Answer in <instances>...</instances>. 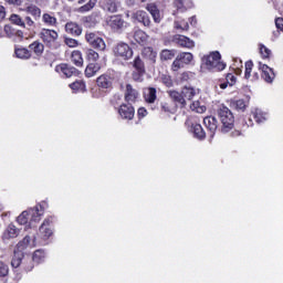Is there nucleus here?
I'll return each instance as SVG.
<instances>
[{"label": "nucleus", "instance_id": "nucleus-51", "mask_svg": "<svg viewBox=\"0 0 283 283\" xmlns=\"http://www.w3.org/2000/svg\"><path fill=\"white\" fill-rule=\"evenodd\" d=\"M161 83L166 85V87H174V80L169 75L161 76Z\"/></svg>", "mask_w": 283, "mask_h": 283}, {"label": "nucleus", "instance_id": "nucleus-24", "mask_svg": "<svg viewBox=\"0 0 283 283\" xmlns=\"http://www.w3.org/2000/svg\"><path fill=\"white\" fill-rule=\"evenodd\" d=\"M148 39H149V35H147V33H145V31L143 30H137L134 33V40L136 41V43H139V45H145Z\"/></svg>", "mask_w": 283, "mask_h": 283}, {"label": "nucleus", "instance_id": "nucleus-52", "mask_svg": "<svg viewBox=\"0 0 283 283\" xmlns=\"http://www.w3.org/2000/svg\"><path fill=\"white\" fill-rule=\"evenodd\" d=\"M253 70V62L252 61H248L245 62V78H251V72Z\"/></svg>", "mask_w": 283, "mask_h": 283}, {"label": "nucleus", "instance_id": "nucleus-40", "mask_svg": "<svg viewBox=\"0 0 283 283\" xmlns=\"http://www.w3.org/2000/svg\"><path fill=\"white\" fill-rule=\"evenodd\" d=\"M28 247H30V235H25L23 240L17 244V249L20 253H22L21 251H24V249H28Z\"/></svg>", "mask_w": 283, "mask_h": 283}, {"label": "nucleus", "instance_id": "nucleus-36", "mask_svg": "<svg viewBox=\"0 0 283 283\" xmlns=\"http://www.w3.org/2000/svg\"><path fill=\"white\" fill-rule=\"evenodd\" d=\"M190 109L197 114H205V112H207V107L205 105H200L199 101L193 102L190 105Z\"/></svg>", "mask_w": 283, "mask_h": 283}, {"label": "nucleus", "instance_id": "nucleus-1", "mask_svg": "<svg viewBox=\"0 0 283 283\" xmlns=\"http://www.w3.org/2000/svg\"><path fill=\"white\" fill-rule=\"evenodd\" d=\"M220 59V52H212L209 55H205L201 60V67L212 72H222L227 67V64L222 63Z\"/></svg>", "mask_w": 283, "mask_h": 283}, {"label": "nucleus", "instance_id": "nucleus-22", "mask_svg": "<svg viewBox=\"0 0 283 283\" xmlns=\"http://www.w3.org/2000/svg\"><path fill=\"white\" fill-rule=\"evenodd\" d=\"M42 22L44 23V25H49V28H56V25L59 24L56 17L52 15L51 13H43Z\"/></svg>", "mask_w": 283, "mask_h": 283}, {"label": "nucleus", "instance_id": "nucleus-3", "mask_svg": "<svg viewBox=\"0 0 283 283\" xmlns=\"http://www.w3.org/2000/svg\"><path fill=\"white\" fill-rule=\"evenodd\" d=\"M39 36L46 48H56L55 43L59 41V33L55 30L42 29Z\"/></svg>", "mask_w": 283, "mask_h": 283}, {"label": "nucleus", "instance_id": "nucleus-27", "mask_svg": "<svg viewBox=\"0 0 283 283\" xmlns=\"http://www.w3.org/2000/svg\"><path fill=\"white\" fill-rule=\"evenodd\" d=\"M71 61L76 65V67H83V54H81V51H73Z\"/></svg>", "mask_w": 283, "mask_h": 283}, {"label": "nucleus", "instance_id": "nucleus-30", "mask_svg": "<svg viewBox=\"0 0 283 283\" xmlns=\"http://www.w3.org/2000/svg\"><path fill=\"white\" fill-rule=\"evenodd\" d=\"M98 70H101V66L98 64L91 63L85 69V76H87V78H92V76H94V74H96Z\"/></svg>", "mask_w": 283, "mask_h": 283}, {"label": "nucleus", "instance_id": "nucleus-63", "mask_svg": "<svg viewBox=\"0 0 283 283\" xmlns=\"http://www.w3.org/2000/svg\"><path fill=\"white\" fill-rule=\"evenodd\" d=\"M180 81H189V72L181 73Z\"/></svg>", "mask_w": 283, "mask_h": 283}, {"label": "nucleus", "instance_id": "nucleus-59", "mask_svg": "<svg viewBox=\"0 0 283 283\" xmlns=\"http://www.w3.org/2000/svg\"><path fill=\"white\" fill-rule=\"evenodd\" d=\"M7 2L10 6H21V3H23V0H7Z\"/></svg>", "mask_w": 283, "mask_h": 283}, {"label": "nucleus", "instance_id": "nucleus-6", "mask_svg": "<svg viewBox=\"0 0 283 283\" xmlns=\"http://www.w3.org/2000/svg\"><path fill=\"white\" fill-rule=\"evenodd\" d=\"M20 233H21V229L10 223L2 233V241L4 242V244H8L10 240H14L15 238H19Z\"/></svg>", "mask_w": 283, "mask_h": 283}, {"label": "nucleus", "instance_id": "nucleus-21", "mask_svg": "<svg viewBox=\"0 0 283 283\" xmlns=\"http://www.w3.org/2000/svg\"><path fill=\"white\" fill-rule=\"evenodd\" d=\"M24 11L27 14H31L35 21H39L41 19V8L36 7V4H30L28 6Z\"/></svg>", "mask_w": 283, "mask_h": 283}, {"label": "nucleus", "instance_id": "nucleus-19", "mask_svg": "<svg viewBox=\"0 0 283 283\" xmlns=\"http://www.w3.org/2000/svg\"><path fill=\"white\" fill-rule=\"evenodd\" d=\"M168 94L171 101L178 103L179 105H181V107H185V105H187V101H185V96L182 95V93H179L178 91H169Z\"/></svg>", "mask_w": 283, "mask_h": 283}, {"label": "nucleus", "instance_id": "nucleus-2", "mask_svg": "<svg viewBox=\"0 0 283 283\" xmlns=\"http://www.w3.org/2000/svg\"><path fill=\"white\" fill-rule=\"evenodd\" d=\"M218 114L223 125L221 132L223 134L231 132V129H233V123H235V118L233 117V113L231 112V109H229V107L227 106H221L218 111Z\"/></svg>", "mask_w": 283, "mask_h": 283}, {"label": "nucleus", "instance_id": "nucleus-33", "mask_svg": "<svg viewBox=\"0 0 283 283\" xmlns=\"http://www.w3.org/2000/svg\"><path fill=\"white\" fill-rule=\"evenodd\" d=\"M177 56L181 60L184 65H189V63L193 61V54L189 52L179 53Z\"/></svg>", "mask_w": 283, "mask_h": 283}, {"label": "nucleus", "instance_id": "nucleus-10", "mask_svg": "<svg viewBox=\"0 0 283 283\" xmlns=\"http://www.w3.org/2000/svg\"><path fill=\"white\" fill-rule=\"evenodd\" d=\"M96 83L99 90H112L114 85V77L108 74H103L97 77Z\"/></svg>", "mask_w": 283, "mask_h": 283}, {"label": "nucleus", "instance_id": "nucleus-37", "mask_svg": "<svg viewBox=\"0 0 283 283\" xmlns=\"http://www.w3.org/2000/svg\"><path fill=\"white\" fill-rule=\"evenodd\" d=\"M175 8L177 10H181V12H185L187 8H191V2H187V0H175Z\"/></svg>", "mask_w": 283, "mask_h": 283}, {"label": "nucleus", "instance_id": "nucleus-60", "mask_svg": "<svg viewBox=\"0 0 283 283\" xmlns=\"http://www.w3.org/2000/svg\"><path fill=\"white\" fill-rule=\"evenodd\" d=\"M6 19V7L0 4V21H3Z\"/></svg>", "mask_w": 283, "mask_h": 283}, {"label": "nucleus", "instance_id": "nucleus-62", "mask_svg": "<svg viewBox=\"0 0 283 283\" xmlns=\"http://www.w3.org/2000/svg\"><path fill=\"white\" fill-rule=\"evenodd\" d=\"M137 114H138V116H142V118H145V116H147V109L139 108Z\"/></svg>", "mask_w": 283, "mask_h": 283}, {"label": "nucleus", "instance_id": "nucleus-35", "mask_svg": "<svg viewBox=\"0 0 283 283\" xmlns=\"http://www.w3.org/2000/svg\"><path fill=\"white\" fill-rule=\"evenodd\" d=\"M253 118L256 123H264L266 120V114L260 111L259 108L252 112Z\"/></svg>", "mask_w": 283, "mask_h": 283}, {"label": "nucleus", "instance_id": "nucleus-64", "mask_svg": "<svg viewBox=\"0 0 283 283\" xmlns=\"http://www.w3.org/2000/svg\"><path fill=\"white\" fill-rule=\"evenodd\" d=\"M189 21H190V25H196V23H198V21L196 20V17H191Z\"/></svg>", "mask_w": 283, "mask_h": 283}, {"label": "nucleus", "instance_id": "nucleus-11", "mask_svg": "<svg viewBox=\"0 0 283 283\" xmlns=\"http://www.w3.org/2000/svg\"><path fill=\"white\" fill-rule=\"evenodd\" d=\"M133 21H138V23H143L146 28L151 25V20L149 19V14L147 12L139 10L132 14Z\"/></svg>", "mask_w": 283, "mask_h": 283}, {"label": "nucleus", "instance_id": "nucleus-8", "mask_svg": "<svg viewBox=\"0 0 283 283\" xmlns=\"http://www.w3.org/2000/svg\"><path fill=\"white\" fill-rule=\"evenodd\" d=\"M99 6L104 12H108L109 14H114L118 12L120 8V1L118 0H101Z\"/></svg>", "mask_w": 283, "mask_h": 283}, {"label": "nucleus", "instance_id": "nucleus-13", "mask_svg": "<svg viewBox=\"0 0 283 283\" xmlns=\"http://www.w3.org/2000/svg\"><path fill=\"white\" fill-rule=\"evenodd\" d=\"M118 114L122 118L126 120H132L135 114L134 106L129 104H122L118 109Z\"/></svg>", "mask_w": 283, "mask_h": 283}, {"label": "nucleus", "instance_id": "nucleus-45", "mask_svg": "<svg viewBox=\"0 0 283 283\" xmlns=\"http://www.w3.org/2000/svg\"><path fill=\"white\" fill-rule=\"evenodd\" d=\"M44 258H45V253H43V251H41V250H38L33 253L32 260L36 264H41V262H43Z\"/></svg>", "mask_w": 283, "mask_h": 283}, {"label": "nucleus", "instance_id": "nucleus-29", "mask_svg": "<svg viewBox=\"0 0 283 283\" xmlns=\"http://www.w3.org/2000/svg\"><path fill=\"white\" fill-rule=\"evenodd\" d=\"M29 50H31L32 52H34V54L39 56L43 54V50H45V46L43 45V43L35 41L29 45Z\"/></svg>", "mask_w": 283, "mask_h": 283}, {"label": "nucleus", "instance_id": "nucleus-34", "mask_svg": "<svg viewBox=\"0 0 283 283\" xmlns=\"http://www.w3.org/2000/svg\"><path fill=\"white\" fill-rule=\"evenodd\" d=\"M176 56V50H163L160 53L161 61H171Z\"/></svg>", "mask_w": 283, "mask_h": 283}, {"label": "nucleus", "instance_id": "nucleus-31", "mask_svg": "<svg viewBox=\"0 0 283 283\" xmlns=\"http://www.w3.org/2000/svg\"><path fill=\"white\" fill-rule=\"evenodd\" d=\"M60 70L62 72V74H64V76H66V78H71V76H74V74H76V69H74L72 66H67V64H62L60 66Z\"/></svg>", "mask_w": 283, "mask_h": 283}, {"label": "nucleus", "instance_id": "nucleus-14", "mask_svg": "<svg viewBox=\"0 0 283 283\" xmlns=\"http://www.w3.org/2000/svg\"><path fill=\"white\" fill-rule=\"evenodd\" d=\"M172 41L174 43H177V45H180V48L191 49L196 45L191 39L180 34L175 35L172 38Z\"/></svg>", "mask_w": 283, "mask_h": 283}, {"label": "nucleus", "instance_id": "nucleus-28", "mask_svg": "<svg viewBox=\"0 0 283 283\" xmlns=\"http://www.w3.org/2000/svg\"><path fill=\"white\" fill-rule=\"evenodd\" d=\"M23 260V252L21 251H14L12 261H11V266L13 269H19L21 266V262Z\"/></svg>", "mask_w": 283, "mask_h": 283}, {"label": "nucleus", "instance_id": "nucleus-38", "mask_svg": "<svg viewBox=\"0 0 283 283\" xmlns=\"http://www.w3.org/2000/svg\"><path fill=\"white\" fill-rule=\"evenodd\" d=\"M10 21L14 25H19L20 28H25V21H23V19L19 14H11Z\"/></svg>", "mask_w": 283, "mask_h": 283}, {"label": "nucleus", "instance_id": "nucleus-12", "mask_svg": "<svg viewBox=\"0 0 283 283\" xmlns=\"http://www.w3.org/2000/svg\"><path fill=\"white\" fill-rule=\"evenodd\" d=\"M203 125L207 127L208 132H210V138L216 136V132L218 130V119L213 116H208L203 118Z\"/></svg>", "mask_w": 283, "mask_h": 283}, {"label": "nucleus", "instance_id": "nucleus-61", "mask_svg": "<svg viewBox=\"0 0 283 283\" xmlns=\"http://www.w3.org/2000/svg\"><path fill=\"white\" fill-rule=\"evenodd\" d=\"M160 107L163 112H170L169 104H167L166 102H161Z\"/></svg>", "mask_w": 283, "mask_h": 283}, {"label": "nucleus", "instance_id": "nucleus-50", "mask_svg": "<svg viewBox=\"0 0 283 283\" xmlns=\"http://www.w3.org/2000/svg\"><path fill=\"white\" fill-rule=\"evenodd\" d=\"M233 106L235 107V109L244 112V109H247V102H244V99H238L233 102Z\"/></svg>", "mask_w": 283, "mask_h": 283}, {"label": "nucleus", "instance_id": "nucleus-53", "mask_svg": "<svg viewBox=\"0 0 283 283\" xmlns=\"http://www.w3.org/2000/svg\"><path fill=\"white\" fill-rule=\"evenodd\" d=\"M24 25H25V28H28V30H32V28H34V25H36V23L34 22V20H32V18L30 15H27L24 18Z\"/></svg>", "mask_w": 283, "mask_h": 283}, {"label": "nucleus", "instance_id": "nucleus-44", "mask_svg": "<svg viewBox=\"0 0 283 283\" xmlns=\"http://www.w3.org/2000/svg\"><path fill=\"white\" fill-rule=\"evenodd\" d=\"M98 0H90L86 4L80 8V12H90V10H94Z\"/></svg>", "mask_w": 283, "mask_h": 283}, {"label": "nucleus", "instance_id": "nucleus-23", "mask_svg": "<svg viewBox=\"0 0 283 283\" xmlns=\"http://www.w3.org/2000/svg\"><path fill=\"white\" fill-rule=\"evenodd\" d=\"M146 10L151 14L155 23H160V11L158 10V7H156V4H147Z\"/></svg>", "mask_w": 283, "mask_h": 283}, {"label": "nucleus", "instance_id": "nucleus-32", "mask_svg": "<svg viewBox=\"0 0 283 283\" xmlns=\"http://www.w3.org/2000/svg\"><path fill=\"white\" fill-rule=\"evenodd\" d=\"M181 94L185 98V101H191V98H193V96H196V90L193 87H184L181 90Z\"/></svg>", "mask_w": 283, "mask_h": 283}, {"label": "nucleus", "instance_id": "nucleus-55", "mask_svg": "<svg viewBox=\"0 0 283 283\" xmlns=\"http://www.w3.org/2000/svg\"><path fill=\"white\" fill-rule=\"evenodd\" d=\"M175 28H177V30H184L187 31L189 30V22H175Z\"/></svg>", "mask_w": 283, "mask_h": 283}, {"label": "nucleus", "instance_id": "nucleus-56", "mask_svg": "<svg viewBox=\"0 0 283 283\" xmlns=\"http://www.w3.org/2000/svg\"><path fill=\"white\" fill-rule=\"evenodd\" d=\"M65 45H67L69 48H76V46H78V41H76L75 39H72V38H66Z\"/></svg>", "mask_w": 283, "mask_h": 283}, {"label": "nucleus", "instance_id": "nucleus-7", "mask_svg": "<svg viewBox=\"0 0 283 283\" xmlns=\"http://www.w3.org/2000/svg\"><path fill=\"white\" fill-rule=\"evenodd\" d=\"M116 56H120L125 61L128 59H132L134 56V51H132V48H129V44L127 43H119L115 46L114 50Z\"/></svg>", "mask_w": 283, "mask_h": 283}, {"label": "nucleus", "instance_id": "nucleus-48", "mask_svg": "<svg viewBox=\"0 0 283 283\" xmlns=\"http://www.w3.org/2000/svg\"><path fill=\"white\" fill-rule=\"evenodd\" d=\"M30 217V212L28 210L23 211L19 217H18V222L19 224H28V220Z\"/></svg>", "mask_w": 283, "mask_h": 283}, {"label": "nucleus", "instance_id": "nucleus-57", "mask_svg": "<svg viewBox=\"0 0 283 283\" xmlns=\"http://www.w3.org/2000/svg\"><path fill=\"white\" fill-rule=\"evenodd\" d=\"M226 81L229 83L230 86L235 84V75L228 73Z\"/></svg>", "mask_w": 283, "mask_h": 283}, {"label": "nucleus", "instance_id": "nucleus-58", "mask_svg": "<svg viewBox=\"0 0 283 283\" xmlns=\"http://www.w3.org/2000/svg\"><path fill=\"white\" fill-rule=\"evenodd\" d=\"M275 25H276L277 30H281L283 32V18H276Z\"/></svg>", "mask_w": 283, "mask_h": 283}, {"label": "nucleus", "instance_id": "nucleus-43", "mask_svg": "<svg viewBox=\"0 0 283 283\" xmlns=\"http://www.w3.org/2000/svg\"><path fill=\"white\" fill-rule=\"evenodd\" d=\"M186 64H184L182 60L180 57H176L171 64L172 72H178L179 70H182Z\"/></svg>", "mask_w": 283, "mask_h": 283}, {"label": "nucleus", "instance_id": "nucleus-16", "mask_svg": "<svg viewBox=\"0 0 283 283\" xmlns=\"http://www.w3.org/2000/svg\"><path fill=\"white\" fill-rule=\"evenodd\" d=\"M259 67L262 71V78L265 81V83H273V78H275V73H273V69L262 63H260Z\"/></svg>", "mask_w": 283, "mask_h": 283}, {"label": "nucleus", "instance_id": "nucleus-49", "mask_svg": "<svg viewBox=\"0 0 283 283\" xmlns=\"http://www.w3.org/2000/svg\"><path fill=\"white\" fill-rule=\"evenodd\" d=\"M8 273H10V268L3 261H0V277H6Z\"/></svg>", "mask_w": 283, "mask_h": 283}, {"label": "nucleus", "instance_id": "nucleus-41", "mask_svg": "<svg viewBox=\"0 0 283 283\" xmlns=\"http://www.w3.org/2000/svg\"><path fill=\"white\" fill-rule=\"evenodd\" d=\"M86 59H87V61L96 63V61L99 59L98 52L94 51L93 49H87L86 50Z\"/></svg>", "mask_w": 283, "mask_h": 283}, {"label": "nucleus", "instance_id": "nucleus-46", "mask_svg": "<svg viewBox=\"0 0 283 283\" xmlns=\"http://www.w3.org/2000/svg\"><path fill=\"white\" fill-rule=\"evenodd\" d=\"M71 90H73L74 92H78L85 90V82L83 81H75L72 84H70Z\"/></svg>", "mask_w": 283, "mask_h": 283}, {"label": "nucleus", "instance_id": "nucleus-39", "mask_svg": "<svg viewBox=\"0 0 283 283\" xmlns=\"http://www.w3.org/2000/svg\"><path fill=\"white\" fill-rule=\"evenodd\" d=\"M133 67L137 71L145 72V62H143V59L140 56H136L133 61Z\"/></svg>", "mask_w": 283, "mask_h": 283}, {"label": "nucleus", "instance_id": "nucleus-18", "mask_svg": "<svg viewBox=\"0 0 283 283\" xmlns=\"http://www.w3.org/2000/svg\"><path fill=\"white\" fill-rule=\"evenodd\" d=\"M50 219H45L43 223L40 227V235L43 238V240H48L50 235H52V230L48 227H50Z\"/></svg>", "mask_w": 283, "mask_h": 283}, {"label": "nucleus", "instance_id": "nucleus-42", "mask_svg": "<svg viewBox=\"0 0 283 283\" xmlns=\"http://www.w3.org/2000/svg\"><path fill=\"white\" fill-rule=\"evenodd\" d=\"M15 56L18 59H30V56H32V53H30L28 49H17Z\"/></svg>", "mask_w": 283, "mask_h": 283}, {"label": "nucleus", "instance_id": "nucleus-25", "mask_svg": "<svg viewBox=\"0 0 283 283\" xmlns=\"http://www.w3.org/2000/svg\"><path fill=\"white\" fill-rule=\"evenodd\" d=\"M192 134L198 140H205V138H207V133H205V129L200 124H195L192 126Z\"/></svg>", "mask_w": 283, "mask_h": 283}, {"label": "nucleus", "instance_id": "nucleus-9", "mask_svg": "<svg viewBox=\"0 0 283 283\" xmlns=\"http://www.w3.org/2000/svg\"><path fill=\"white\" fill-rule=\"evenodd\" d=\"M124 98L126 103H136L138 98H140V93L138 90L134 88L132 84H126V88L124 91Z\"/></svg>", "mask_w": 283, "mask_h": 283}, {"label": "nucleus", "instance_id": "nucleus-20", "mask_svg": "<svg viewBox=\"0 0 283 283\" xmlns=\"http://www.w3.org/2000/svg\"><path fill=\"white\" fill-rule=\"evenodd\" d=\"M29 216H31V222H39L41 216H43V207L36 206L33 209H29Z\"/></svg>", "mask_w": 283, "mask_h": 283}, {"label": "nucleus", "instance_id": "nucleus-5", "mask_svg": "<svg viewBox=\"0 0 283 283\" xmlns=\"http://www.w3.org/2000/svg\"><path fill=\"white\" fill-rule=\"evenodd\" d=\"M85 39L87 43H90V45H92V48H94L95 50H99L101 52H103V50H105L106 48L105 40L96 35V33L87 32L85 34Z\"/></svg>", "mask_w": 283, "mask_h": 283}, {"label": "nucleus", "instance_id": "nucleus-4", "mask_svg": "<svg viewBox=\"0 0 283 283\" xmlns=\"http://www.w3.org/2000/svg\"><path fill=\"white\" fill-rule=\"evenodd\" d=\"M106 24L108 28H111V30H113V32H120L127 28V22H125L120 15H111L107 18Z\"/></svg>", "mask_w": 283, "mask_h": 283}, {"label": "nucleus", "instance_id": "nucleus-47", "mask_svg": "<svg viewBox=\"0 0 283 283\" xmlns=\"http://www.w3.org/2000/svg\"><path fill=\"white\" fill-rule=\"evenodd\" d=\"M132 76H133V81H135L136 83H143V76H145V71L135 70Z\"/></svg>", "mask_w": 283, "mask_h": 283}, {"label": "nucleus", "instance_id": "nucleus-54", "mask_svg": "<svg viewBox=\"0 0 283 283\" xmlns=\"http://www.w3.org/2000/svg\"><path fill=\"white\" fill-rule=\"evenodd\" d=\"M260 52L263 59H269V56H271V50L263 44L260 45Z\"/></svg>", "mask_w": 283, "mask_h": 283}, {"label": "nucleus", "instance_id": "nucleus-17", "mask_svg": "<svg viewBox=\"0 0 283 283\" xmlns=\"http://www.w3.org/2000/svg\"><path fill=\"white\" fill-rule=\"evenodd\" d=\"M65 30L67 34H72L73 36H81V34H83V29L75 22H67Z\"/></svg>", "mask_w": 283, "mask_h": 283}, {"label": "nucleus", "instance_id": "nucleus-26", "mask_svg": "<svg viewBox=\"0 0 283 283\" xmlns=\"http://www.w3.org/2000/svg\"><path fill=\"white\" fill-rule=\"evenodd\" d=\"M143 56H145V59H148V61H151V63H156V56H158V53L154 51L153 48L148 46L143 50Z\"/></svg>", "mask_w": 283, "mask_h": 283}, {"label": "nucleus", "instance_id": "nucleus-15", "mask_svg": "<svg viewBox=\"0 0 283 283\" xmlns=\"http://www.w3.org/2000/svg\"><path fill=\"white\" fill-rule=\"evenodd\" d=\"M158 98L157 91L155 87H147L144 90V101L148 105H154Z\"/></svg>", "mask_w": 283, "mask_h": 283}]
</instances>
